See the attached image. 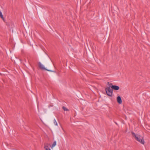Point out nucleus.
<instances>
[{
	"label": "nucleus",
	"instance_id": "nucleus-3",
	"mask_svg": "<svg viewBox=\"0 0 150 150\" xmlns=\"http://www.w3.org/2000/svg\"><path fill=\"white\" fill-rule=\"evenodd\" d=\"M38 64L39 65V67L40 69H43V70H47V71H51L49 70H48V69H46L44 67V66L40 62H39L38 63Z\"/></svg>",
	"mask_w": 150,
	"mask_h": 150
},
{
	"label": "nucleus",
	"instance_id": "nucleus-7",
	"mask_svg": "<svg viewBox=\"0 0 150 150\" xmlns=\"http://www.w3.org/2000/svg\"><path fill=\"white\" fill-rule=\"evenodd\" d=\"M56 145V141H54L53 144L50 146L52 148H53L54 146H55Z\"/></svg>",
	"mask_w": 150,
	"mask_h": 150
},
{
	"label": "nucleus",
	"instance_id": "nucleus-2",
	"mask_svg": "<svg viewBox=\"0 0 150 150\" xmlns=\"http://www.w3.org/2000/svg\"><path fill=\"white\" fill-rule=\"evenodd\" d=\"M106 92L108 95L111 96L112 95V90L110 87H108L105 89Z\"/></svg>",
	"mask_w": 150,
	"mask_h": 150
},
{
	"label": "nucleus",
	"instance_id": "nucleus-1",
	"mask_svg": "<svg viewBox=\"0 0 150 150\" xmlns=\"http://www.w3.org/2000/svg\"><path fill=\"white\" fill-rule=\"evenodd\" d=\"M132 133L133 137H134L137 141L142 144H144L145 142L142 137L140 135H137L133 132H132Z\"/></svg>",
	"mask_w": 150,
	"mask_h": 150
},
{
	"label": "nucleus",
	"instance_id": "nucleus-6",
	"mask_svg": "<svg viewBox=\"0 0 150 150\" xmlns=\"http://www.w3.org/2000/svg\"><path fill=\"white\" fill-rule=\"evenodd\" d=\"M117 101L119 104H121L122 103V100L120 97L119 96H117Z\"/></svg>",
	"mask_w": 150,
	"mask_h": 150
},
{
	"label": "nucleus",
	"instance_id": "nucleus-9",
	"mask_svg": "<svg viewBox=\"0 0 150 150\" xmlns=\"http://www.w3.org/2000/svg\"><path fill=\"white\" fill-rule=\"evenodd\" d=\"M62 109L64 111H69V110L67 108H66L64 106H63V107H62Z\"/></svg>",
	"mask_w": 150,
	"mask_h": 150
},
{
	"label": "nucleus",
	"instance_id": "nucleus-8",
	"mask_svg": "<svg viewBox=\"0 0 150 150\" xmlns=\"http://www.w3.org/2000/svg\"><path fill=\"white\" fill-rule=\"evenodd\" d=\"M0 17L3 20H4V18L3 17L2 14L1 13V12L0 11Z\"/></svg>",
	"mask_w": 150,
	"mask_h": 150
},
{
	"label": "nucleus",
	"instance_id": "nucleus-11",
	"mask_svg": "<svg viewBox=\"0 0 150 150\" xmlns=\"http://www.w3.org/2000/svg\"><path fill=\"white\" fill-rule=\"evenodd\" d=\"M109 86L111 87V86H113L112 83H110L109 84Z\"/></svg>",
	"mask_w": 150,
	"mask_h": 150
},
{
	"label": "nucleus",
	"instance_id": "nucleus-10",
	"mask_svg": "<svg viewBox=\"0 0 150 150\" xmlns=\"http://www.w3.org/2000/svg\"><path fill=\"white\" fill-rule=\"evenodd\" d=\"M54 123L55 125L57 126L58 124L56 121L55 119L54 120Z\"/></svg>",
	"mask_w": 150,
	"mask_h": 150
},
{
	"label": "nucleus",
	"instance_id": "nucleus-4",
	"mask_svg": "<svg viewBox=\"0 0 150 150\" xmlns=\"http://www.w3.org/2000/svg\"><path fill=\"white\" fill-rule=\"evenodd\" d=\"M50 145V144L48 143H45L44 148L45 150H51L49 147Z\"/></svg>",
	"mask_w": 150,
	"mask_h": 150
},
{
	"label": "nucleus",
	"instance_id": "nucleus-5",
	"mask_svg": "<svg viewBox=\"0 0 150 150\" xmlns=\"http://www.w3.org/2000/svg\"><path fill=\"white\" fill-rule=\"evenodd\" d=\"M111 87L112 88V89H114L115 90H118L120 88L119 87L117 86H111Z\"/></svg>",
	"mask_w": 150,
	"mask_h": 150
}]
</instances>
